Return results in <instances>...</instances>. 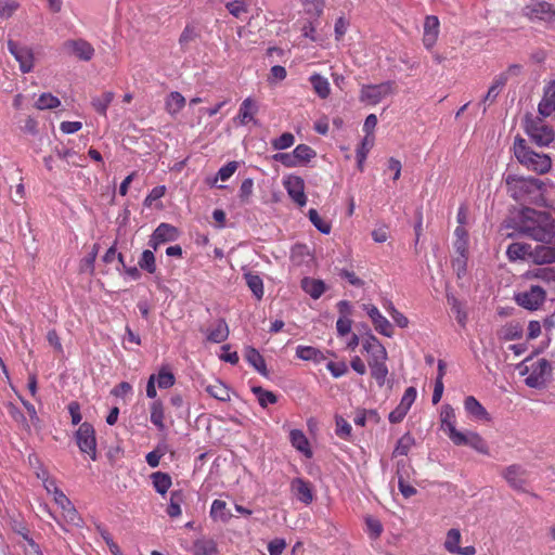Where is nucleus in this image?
Listing matches in <instances>:
<instances>
[{"label": "nucleus", "instance_id": "nucleus-56", "mask_svg": "<svg viewBox=\"0 0 555 555\" xmlns=\"http://www.w3.org/2000/svg\"><path fill=\"white\" fill-rule=\"evenodd\" d=\"M273 160L281 163L283 166L287 168L299 167L300 165L295 158V154L293 152L288 153H278L272 156Z\"/></svg>", "mask_w": 555, "mask_h": 555}, {"label": "nucleus", "instance_id": "nucleus-28", "mask_svg": "<svg viewBox=\"0 0 555 555\" xmlns=\"http://www.w3.org/2000/svg\"><path fill=\"white\" fill-rule=\"evenodd\" d=\"M301 288L313 299H319L326 289L322 280L312 278H304Z\"/></svg>", "mask_w": 555, "mask_h": 555}, {"label": "nucleus", "instance_id": "nucleus-17", "mask_svg": "<svg viewBox=\"0 0 555 555\" xmlns=\"http://www.w3.org/2000/svg\"><path fill=\"white\" fill-rule=\"evenodd\" d=\"M441 429L447 433L448 437L452 441L459 436V431L455 427L456 417L454 409L450 404H443L440 412Z\"/></svg>", "mask_w": 555, "mask_h": 555}, {"label": "nucleus", "instance_id": "nucleus-3", "mask_svg": "<svg viewBox=\"0 0 555 555\" xmlns=\"http://www.w3.org/2000/svg\"><path fill=\"white\" fill-rule=\"evenodd\" d=\"M524 130L538 146H548L555 139L554 130L539 116L527 115L524 119Z\"/></svg>", "mask_w": 555, "mask_h": 555}, {"label": "nucleus", "instance_id": "nucleus-48", "mask_svg": "<svg viewBox=\"0 0 555 555\" xmlns=\"http://www.w3.org/2000/svg\"><path fill=\"white\" fill-rule=\"evenodd\" d=\"M414 443L415 440L410 434L403 435L397 442V446L393 450V455H406Z\"/></svg>", "mask_w": 555, "mask_h": 555}, {"label": "nucleus", "instance_id": "nucleus-47", "mask_svg": "<svg viewBox=\"0 0 555 555\" xmlns=\"http://www.w3.org/2000/svg\"><path fill=\"white\" fill-rule=\"evenodd\" d=\"M183 501V495L181 491H173L170 495V502L167 507V514L175 518L179 517L182 513L181 511V503Z\"/></svg>", "mask_w": 555, "mask_h": 555}, {"label": "nucleus", "instance_id": "nucleus-53", "mask_svg": "<svg viewBox=\"0 0 555 555\" xmlns=\"http://www.w3.org/2000/svg\"><path fill=\"white\" fill-rule=\"evenodd\" d=\"M175 382V375L165 367H163L156 375L155 383H157V386L162 389L170 388L173 386Z\"/></svg>", "mask_w": 555, "mask_h": 555}, {"label": "nucleus", "instance_id": "nucleus-42", "mask_svg": "<svg viewBox=\"0 0 555 555\" xmlns=\"http://www.w3.org/2000/svg\"><path fill=\"white\" fill-rule=\"evenodd\" d=\"M217 552V545L211 539H198L193 546L194 555H214Z\"/></svg>", "mask_w": 555, "mask_h": 555}, {"label": "nucleus", "instance_id": "nucleus-33", "mask_svg": "<svg viewBox=\"0 0 555 555\" xmlns=\"http://www.w3.org/2000/svg\"><path fill=\"white\" fill-rule=\"evenodd\" d=\"M246 361L261 375L267 376V366L263 357L253 347L245 349Z\"/></svg>", "mask_w": 555, "mask_h": 555}, {"label": "nucleus", "instance_id": "nucleus-9", "mask_svg": "<svg viewBox=\"0 0 555 555\" xmlns=\"http://www.w3.org/2000/svg\"><path fill=\"white\" fill-rule=\"evenodd\" d=\"M283 186L288 196L300 207L307 204V196L305 194V181L301 177L288 175L283 178Z\"/></svg>", "mask_w": 555, "mask_h": 555}, {"label": "nucleus", "instance_id": "nucleus-26", "mask_svg": "<svg viewBox=\"0 0 555 555\" xmlns=\"http://www.w3.org/2000/svg\"><path fill=\"white\" fill-rule=\"evenodd\" d=\"M289 440H291L292 446L297 451L302 453L308 459L312 457L313 453L310 448V443L302 430H299V429L291 430Z\"/></svg>", "mask_w": 555, "mask_h": 555}, {"label": "nucleus", "instance_id": "nucleus-40", "mask_svg": "<svg viewBox=\"0 0 555 555\" xmlns=\"http://www.w3.org/2000/svg\"><path fill=\"white\" fill-rule=\"evenodd\" d=\"M522 326L518 322H509L499 330L498 336L503 340H514L520 338Z\"/></svg>", "mask_w": 555, "mask_h": 555}, {"label": "nucleus", "instance_id": "nucleus-11", "mask_svg": "<svg viewBox=\"0 0 555 555\" xmlns=\"http://www.w3.org/2000/svg\"><path fill=\"white\" fill-rule=\"evenodd\" d=\"M179 232L178 229L169 223H160L151 235L149 241V245L156 250L159 245L172 242L178 238Z\"/></svg>", "mask_w": 555, "mask_h": 555}, {"label": "nucleus", "instance_id": "nucleus-44", "mask_svg": "<svg viewBox=\"0 0 555 555\" xmlns=\"http://www.w3.org/2000/svg\"><path fill=\"white\" fill-rule=\"evenodd\" d=\"M115 94L112 91H106L100 96L92 99L93 108L101 115H106L107 107L114 100Z\"/></svg>", "mask_w": 555, "mask_h": 555}, {"label": "nucleus", "instance_id": "nucleus-58", "mask_svg": "<svg viewBox=\"0 0 555 555\" xmlns=\"http://www.w3.org/2000/svg\"><path fill=\"white\" fill-rule=\"evenodd\" d=\"M372 377L376 380L379 387H383L388 376V367L386 362L382 365L375 366L371 370Z\"/></svg>", "mask_w": 555, "mask_h": 555}, {"label": "nucleus", "instance_id": "nucleus-2", "mask_svg": "<svg viewBox=\"0 0 555 555\" xmlns=\"http://www.w3.org/2000/svg\"><path fill=\"white\" fill-rule=\"evenodd\" d=\"M513 152L520 165L539 175L550 171L552 160L547 154L537 153L521 137H516L513 143Z\"/></svg>", "mask_w": 555, "mask_h": 555}, {"label": "nucleus", "instance_id": "nucleus-32", "mask_svg": "<svg viewBox=\"0 0 555 555\" xmlns=\"http://www.w3.org/2000/svg\"><path fill=\"white\" fill-rule=\"evenodd\" d=\"M229 336V326L222 319L218 320L208 331L207 339L211 343H222Z\"/></svg>", "mask_w": 555, "mask_h": 555}, {"label": "nucleus", "instance_id": "nucleus-64", "mask_svg": "<svg viewBox=\"0 0 555 555\" xmlns=\"http://www.w3.org/2000/svg\"><path fill=\"white\" fill-rule=\"evenodd\" d=\"M326 369L331 372V374L335 378H338V377L345 375L347 373V371H348L347 364L345 362H333V361H330L326 364Z\"/></svg>", "mask_w": 555, "mask_h": 555}, {"label": "nucleus", "instance_id": "nucleus-57", "mask_svg": "<svg viewBox=\"0 0 555 555\" xmlns=\"http://www.w3.org/2000/svg\"><path fill=\"white\" fill-rule=\"evenodd\" d=\"M351 425L341 416L336 417V435L345 440L351 436Z\"/></svg>", "mask_w": 555, "mask_h": 555}, {"label": "nucleus", "instance_id": "nucleus-60", "mask_svg": "<svg viewBox=\"0 0 555 555\" xmlns=\"http://www.w3.org/2000/svg\"><path fill=\"white\" fill-rule=\"evenodd\" d=\"M528 275L546 282L555 281V268H540L529 272Z\"/></svg>", "mask_w": 555, "mask_h": 555}, {"label": "nucleus", "instance_id": "nucleus-55", "mask_svg": "<svg viewBox=\"0 0 555 555\" xmlns=\"http://www.w3.org/2000/svg\"><path fill=\"white\" fill-rule=\"evenodd\" d=\"M374 135H365L357 149V160L366 159L369 152L374 145Z\"/></svg>", "mask_w": 555, "mask_h": 555}, {"label": "nucleus", "instance_id": "nucleus-14", "mask_svg": "<svg viewBox=\"0 0 555 555\" xmlns=\"http://www.w3.org/2000/svg\"><path fill=\"white\" fill-rule=\"evenodd\" d=\"M9 51L20 64V68L23 73H29L34 68V54L33 51L27 47H22L14 41L8 42Z\"/></svg>", "mask_w": 555, "mask_h": 555}, {"label": "nucleus", "instance_id": "nucleus-31", "mask_svg": "<svg viewBox=\"0 0 555 555\" xmlns=\"http://www.w3.org/2000/svg\"><path fill=\"white\" fill-rule=\"evenodd\" d=\"M209 514L215 521L223 524L228 522L232 517L231 512L227 507V502L222 500L212 501Z\"/></svg>", "mask_w": 555, "mask_h": 555}, {"label": "nucleus", "instance_id": "nucleus-1", "mask_svg": "<svg viewBox=\"0 0 555 555\" xmlns=\"http://www.w3.org/2000/svg\"><path fill=\"white\" fill-rule=\"evenodd\" d=\"M524 208L517 222V230L534 241L555 245V212Z\"/></svg>", "mask_w": 555, "mask_h": 555}, {"label": "nucleus", "instance_id": "nucleus-21", "mask_svg": "<svg viewBox=\"0 0 555 555\" xmlns=\"http://www.w3.org/2000/svg\"><path fill=\"white\" fill-rule=\"evenodd\" d=\"M291 490L294 495L306 505H309L314 500V494L310 482L295 478L291 482Z\"/></svg>", "mask_w": 555, "mask_h": 555}, {"label": "nucleus", "instance_id": "nucleus-7", "mask_svg": "<svg viewBox=\"0 0 555 555\" xmlns=\"http://www.w3.org/2000/svg\"><path fill=\"white\" fill-rule=\"evenodd\" d=\"M76 442L82 453L88 454L92 460L96 459L95 431L91 424L82 423L76 431Z\"/></svg>", "mask_w": 555, "mask_h": 555}, {"label": "nucleus", "instance_id": "nucleus-19", "mask_svg": "<svg viewBox=\"0 0 555 555\" xmlns=\"http://www.w3.org/2000/svg\"><path fill=\"white\" fill-rule=\"evenodd\" d=\"M440 23L437 16L427 15L424 21L423 43L430 50L437 42Z\"/></svg>", "mask_w": 555, "mask_h": 555}, {"label": "nucleus", "instance_id": "nucleus-43", "mask_svg": "<svg viewBox=\"0 0 555 555\" xmlns=\"http://www.w3.org/2000/svg\"><path fill=\"white\" fill-rule=\"evenodd\" d=\"M293 153L295 158L300 166L308 164L312 158L317 156L315 151L307 144L297 145Z\"/></svg>", "mask_w": 555, "mask_h": 555}, {"label": "nucleus", "instance_id": "nucleus-51", "mask_svg": "<svg viewBox=\"0 0 555 555\" xmlns=\"http://www.w3.org/2000/svg\"><path fill=\"white\" fill-rule=\"evenodd\" d=\"M138 263L141 269L147 271L149 273H154L156 271L155 256L154 253L150 249H146L141 254Z\"/></svg>", "mask_w": 555, "mask_h": 555}, {"label": "nucleus", "instance_id": "nucleus-59", "mask_svg": "<svg viewBox=\"0 0 555 555\" xmlns=\"http://www.w3.org/2000/svg\"><path fill=\"white\" fill-rule=\"evenodd\" d=\"M452 311L455 314V319L460 325L465 326L467 322V312L460 301L452 298Z\"/></svg>", "mask_w": 555, "mask_h": 555}, {"label": "nucleus", "instance_id": "nucleus-20", "mask_svg": "<svg viewBox=\"0 0 555 555\" xmlns=\"http://www.w3.org/2000/svg\"><path fill=\"white\" fill-rule=\"evenodd\" d=\"M538 109L541 116L555 118V81L546 86Z\"/></svg>", "mask_w": 555, "mask_h": 555}, {"label": "nucleus", "instance_id": "nucleus-22", "mask_svg": "<svg viewBox=\"0 0 555 555\" xmlns=\"http://www.w3.org/2000/svg\"><path fill=\"white\" fill-rule=\"evenodd\" d=\"M363 350L367 353V359L373 360H387L388 354L386 348L382 343L373 335H370L362 343Z\"/></svg>", "mask_w": 555, "mask_h": 555}, {"label": "nucleus", "instance_id": "nucleus-35", "mask_svg": "<svg viewBox=\"0 0 555 555\" xmlns=\"http://www.w3.org/2000/svg\"><path fill=\"white\" fill-rule=\"evenodd\" d=\"M153 487L157 493L165 495L172 485L171 477L163 472H155L151 475Z\"/></svg>", "mask_w": 555, "mask_h": 555}, {"label": "nucleus", "instance_id": "nucleus-61", "mask_svg": "<svg viewBox=\"0 0 555 555\" xmlns=\"http://www.w3.org/2000/svg\"><path fill=\"white\" fill-rule=\"evenodd\" d=\"M254 181L250 178L245 179L240 186V198L243 203H248L253 194Z\"/></svg>", "mask_w": 555, "mask_h": 555}, {"label": "nucleus", "instance_id": "nucleus-18", "mask_svg": "<svg viewBox=\"0 0 555 555\" xmlns=\"http://www.w3.org/2000/svg\"><path fill=\"white\" fill-rule=\"evenodd\" d=\"M503 478L516 490H521L526 483V470L518 464H513L503 469Z\"/></svg>", "mask_w": 555, "mask_h": 555}, {"label": "nucleus", "instance_id": "nucleus-29", "mask_svg": "<svg viewBox=\"0 0 555 555\" xmlns=\"http://www.w3.org/2000/svg\"><path fill=\"white\" fill-rule=\"evenodd\" d=\"M258 111V105L251 98H246L240 107L237 118L242 125H247L254 121V116Z\"/></svg>", "mask_w": 555, "mask_h": 555}, {"label": "nucleus", "instance_id": "nucleus-13", "mask_svg": "<svg viewBox=\"0 0 555 555\" xmlns=\"http://www.w3.org/2000/svg\"><path fill=\"white\" fill-rule=\"evenodd\" d=\"M64 50L81 61H90L94 55L93 47L83 39L67 40L63 44Z\"/></svg>", "mask_w": 555, "mask_h": 555}, {"label": "nucleus", "instance_id": "nucleus-36", "mask_svg": "<svg viewBox=\"0 0 555 555\" xmlns=\"http://www.w3.org/2000/svg\"><path fill=\"white\" fill-rule=\"evenodd\" d=\"M150 412L152 424L156 426L158 430L164 431L166 429V425L164 423L165 411L163 403L159 400L153 401L150 405Z\"/></svg>", "mask_w": 555, "mask_h": 555}, {"label": "nucleus", "instance_id": "nucleus-45", "mask_svg": "<svg viewBox=\"0 0 555 555\" xmlns=\"http://www.w3.org/2000/svg\"><path fill=\"white\" fill-rule=\"evenodd\" d=\"M36 107L40 111L53 109L61 105V101L57 96L52 93H42L36 101Z\"/></svg>", "mask_w": 555, "mask_h": 555}, {"label": "nucleus", "instance_id": "nucleus-12", "mask_svg": "<svg viewBox=\"0 0 555 555\" xmlns=\"http://www.w3.org/2000/svg\"><path fill=\"white\" fill-rule=\"evenodd\" d=\"M54 502L62 509V517L64 521L70 526L79 527L82 519L70 500L63 493H56Z\"/></svg>", "mask_w": 555, "mask_h": 555}, {"label": "nucleus", "instance_id": "nucleus-30", "mask_svg": "<svg viewBox=\"0 0 555 555\" xmlns=\"http://www.w3.org/2000/svg\"><path fill=\"white\" fill-rule=\"evenodd\" d=\"M531 245L526 243H512L506 249L507 258L511 261L530 259Z\"/></svg>", "mask_w": 555, "mask_h": 555}, {"label": "nucleus", "instance_id": "nucleus-62", "mask_svg": "<svg viewBox=\"0 0 555 555\" xmlns=\"http://www.w3.org/2000/svg\"><path fill=\"white\" fill-rule=\"evenodd\" d=\"M416 396H417L416 389L414 387H409L405 389L399 404L402 408H404L406 411H409L411 409L412 404L414 403Z\"/></svg>", "mask_w": 555, "mask_h": 555}, {"label": "nucleus", "instance_id": "nucleus-50", "mask_svg": "<svg viewBox=\"0 0 555 555\" xmlns=\"http://www.w3.org/2000/svg\"><path fill=\"white\" fill-rule=\"evenodd\" d=\"M365 526H366V532L371 539H377L383 533V525L382 522L373 517V516H366L365 517Z\"/></svg>", "mask_w": 555, "mask_h": 555}, {"label": "nucleus", "instance_id": "nucleus-41", "mask_svg": "<svg viewBox=\"0 0 555 555\" xmlns=\"http://www.w3.org/2000/svg\"><path fill=\"white\" fill-rule=\"evenodd\" d=\"M245 282L254 296L257 299H261L263 296V282L258 274L247 272L244 274Z\"/></svg>", "mask_w": 555, "mask_h": 555}, {"label": "nucleus", "instance_id": "nucleus-63", "mask_svg": "<svg viewBox=\"0 0 555 555\" xmlns=\"http://www.w3.org/2000/svg\"><path fill=\"white\" fill-rule=\"evenodd\" d=\"M236 169H237V163L230 162L219 169V171L217 173V179H220L221 181H227L234 175Z\"/></svg>", "mask_w": 555, "mask_h": 555}, {"label": "nucleus", "instance_id": "nucleus-16", "mask_svg": "<svg viewBox=\"0 0 555 555\" xmlns=\"http://www.w3.org/2000/svg\"><path fill=\"white\" fill-rule=\"evenodd\" d=\"M452 442L455 446H469L477 452L481 454H489V447L483 438L474 431L463 433L461 431L457 437H455Z\"/></svg>", "mask_w": 555, "mask_h": 555}, {"label": "nucleus", "instance_id": "nucleus-27", "mask_svg": "<svg viewBox=\"0 0 555 555\" xmlns=\"http://www.w3.org/2000/svg\"><path fill=\"white\" fill-rule=\"evenodd\" d=\"M185 103V98L180 92L172 91L165 99V109L171 117H176L183 109Z\"/></svg>", "mask_w": 555, "mask_h": 555}, {"label": "nucleus", "instance_id": "nucleus-8", "mask_svg": "<svg viewBox=\"0 0 555 555\" xmlns=\"http://www.w3.org/2000/svg\"><path fill=\"white\" fill-rule=\"evenodd\" d=\"M522 14L531 22L552 23L555 21V8L546 1L524 7Z\"/></svg>", "mask_w": 555, "mask_h": 555}, {"label": "nucleus", "instance_id": "nucleus-4", "mask_svg": "<svg viewBox=\"0 0 555 555\" xmlns=\"http://www.w3.org/2000/svg\"><path fill=\"white\" fill-rule=\"evenodd\" d=\"M528 360L519 365L518 370L521 375H527L525 383L531 388L543 387L551 375V364L545 359H538L530 364Z\"/></svg>", "mask_w": 555, "mask_h": 555}, {"label": "nucleus", "instance_id": "nucleus-52", "mask_svg": "<svg viewBox=\"0 0 555 555\" xmlns=\"http://www.w3.org/2000/svg\"><path fill=\"white\" fill-rule=\"evenodd\" d=\"M295 143V137L291 132H284L280 137L271 141V145L274 150L282 151L291 147Z\"/></svg>", "mask_w": 555, "mask_h": 555}, {"label": "nucleus", "instance_id": "nucleus-6", "mask_svg": "<svg viewBox=\"0 0 555 555\" xmlns=\"http://www.w3.org/2000/svg\"><path fill=\"white\" fill-rule=\"evenodd\" d=\"M545 297L546 293L542 287L532 285L527 289L517 292L514 299L517 305L527 310H537L544 302Z\"/></svg>", "mask_w": 555, "mask_h": 555}, {"label": "nucleus", "instance_id": "nucleus-39", "mask_svg": "<svg viewBox=\"0 0 555 555\" xmlns=\"http://www.w3.org/2000/svg\"><path fill=\"white\" fill-rule=\"evenodd\" d=\"M251 0H234L227 3V9L231 15L238 20H246L249 12Z\"/></svg>", "mask_w": 555, "mask_h": 555}, {"label": "nucleus", "instance_id": "nucleus-38", "mask_svg": "<svg viewBox=\"0 0 555 555\" xmlns=\"http://www.w3.org/2000/svg\"><path fill=\"white\" fill-rule=\"evenodd\" d=\"M313 91L321 98L326 99L331 93V86L327 78L313 74L309 78Z\"/></svg>", "mask_w": 555, "mask_h": 555}, {"label": "nucleus", "instance_id": "nucleus-25", "mask_svg": "<svg viewBox=\"0 0 555 555\" xmlns=\"http://www.w3.org/2000/svg\"><path fill=\"white\" fill-rule=\"evenodd\" d=\"M465 411L469 416L477 421H490V415L482 404L473 396H468L464 401Z\"/></svg>", "mask_w": 555, "mask_h": 555}, {"label": "nucleus", "instance_id": "nucleus-24", "mask_svg": "<svg viewBox=\"0 0 555 555\" xmlns=\"http://www.w3.org/2000/svg\"><path fill=\"white\" fill-rule=\"evenodd\" d=\"M204 390L221 402H228L231 399L230 388L219 379H215L211 384H203Z\"/></svg>", "mask_w": 555, "mask_h": 555}, {"label": "nucleus", "instance_id": "nucleus-23", "mask_svg": "<svg viewBox=\"0 0 555 555\" xmlns=\"http://www.w3.org/2000/svg\"><path fill=\"white\" fill-rule=\"evenodd\" d=\"M530 260L537 264H545L555 262V247L538 245L531 247Z\"/></svg>", "mask_w": 555, "mask_h": 555}, {"label": "nucleus", "instance_id": "nucleus-5", "mask_svg": "<svg viewBox=\"0 0 555 555\" xmlns=\"http://www.w3.org/2000/svg\"><path fill=\"white\" fill-rule=\"evenodd\" d=\"M396 91V83L390 80L378 85H363L360 90L359 99L365 104L376 105L387 96L395 94Z\"/></svg>", "mask_w": 555, "mask_h": 555}, {"label": "nucleus", "instance_id": "nucleus-37", "mask_svg": "<svg viewBox=\"0 0 555 555\" xmlns=\"http://www.w3.org/2000/svg\"><path fill=\"white\" fill-rule=\"evenodd\" d=\"M506 82H507V74L506 73H501L500 75H498L493 79L492 85L490 86L487 94L485 95L483 102L493 103L495 101V99L498 98V95L500 94V92L502 91V89L504 88V86L506 85Z\"/></svg>", "mask_w": 555, "mask_h": 555}, {"label": "nucleus", "instance_id": "nucleus-49", "mask_svg": "<svg viewBox=\"0 0 555 555\" xmlns=\"http://www.w3.org/2000/svg\"><path fill=\"white\" fill-rule=\"evenodd\" d=\"M308 217L311 223L323 234H328L331 232V224L326 220L322 219L318 211L313 208L309 209Z\"/></svg>", "mask_w": 555, "mask_h": 555}, {"label": "nucleus", "instance_id": "nucleus-10", "mask_svg": "<svg viewBox=\"0 0 555 555\" xmlns=\"http://www.w3.org/2000/svg\"><path fill=\"white\" fill-rule=\"evenodd\" d=\"M462 541L461 531L456 528H452L447 532L443 547L447 552L456 555H475L476 547L473 545L462 547L460 545Z\"/></svg>", "mask_w": 555, "mask_h": 555}, {"label": "nucleus", "instance_id": "nucleus-15", "mask_svg": "<svg viewBox=\"0 0 555 555\" xmlns=\"http://www.w3.org/2000/svg\"><path fill=\"white\" fill-rule=\"evenodd\" d=\"M363 310L370 317L376 332L386 337H391L393 335L391 323L380 313L377 307L373 305H363Z\"/></svg>", "mask_w": 555, "mask_h": 555}, {"label": "nucleus", "instance_id": "nucleus-46", "mask_svg": "<svg viewBox=\"0 0 555 555\" xmlns=\"http://www.w3.org/2000/svg\"><path fill=\"white\" fill-rule=\"evenodd\" d=\"M251 390L256 395L258 402L262 408H267L269 404H274L278 400L276 396L272 391L264 390L260 386H255Z\"/></svg>", "mask_w": 555, "mask_h": 555}, {"label": "nucleus", "instance_id": "nucleus-34", "mask_svg": "<svg viewBox=\"0 0 555 555\" xmlns=\"http://www.w3.org/2000/svg\"><path fill=\"white\" fill-rule=\"evenodd\" d=\"M296 356L304 361H312L314 363H321L325 360L324 353L312 346H298L296 348Z\"/></svg>", "mask_w": 555, "mask_h": 555}, {"label": "nucleus", "instance_id": "nucleus-54", "mask_svg": "<svg viewBox=\"0 0 555 555\" xmlns=\"http://www.w3.org/2000/svg\"><path fill=\"white\" fill-rule=\"evenodd\" d=\"M20 8L15 0H0V18H10Z\"/></svg>", "mask_w": 555, "mask_h": 555}]
</instances>
